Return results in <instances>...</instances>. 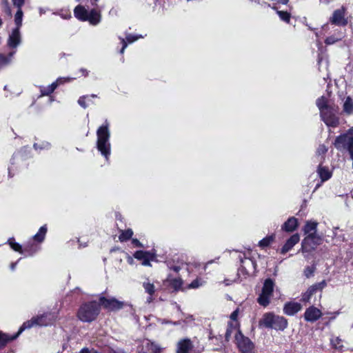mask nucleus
Listing matches in <instances>:
<instances>
[{
  "label": "nucleus",
  "mask_w": 353,
  "mask_h": 353,
  "mask_svg": "<svg viewBox=\"0 0 353 353\" xmlns=\"http://www.w3.org/2000/svg\"><path fill=\"white\" fill-rule=\"evenodd\" d=\"M39 249V247L32 245L30 246H26L25 250L29 253L30 255H32L34 253L37 252V250Z\"/></svg>",
  "instance_id": "45"
},
{
  "label": "nucleus",
  "mask_w": 353,
  "mask_h": 353,
  "mask_svg": "<svg viewBox=\"0 0 353 353\" xmlns=\"http://www.w3.org/2000/svg\"><path fill=\"white\" fill-rule=\"evenodd\" d=\"M347 150L350 154V157L352 160V168H353V138L352 141H350V144L347 148Z\"/></svg>",
  "instance_id": "48"
},
{
  "label": "nucleus",
  "mask_w": 353,
  "mask_h": 353,
  "mask_svg": "<svg viewBox=\"0 0 353 353\" xmlns=\"http://www.w3.org/2000/svg\"><path fill=\"white\" fill-rule=\"evenodd\" d=\"M145 347L150 353H160L161 351L159 345L148 340L145 341Z\"/></svg>",
  "instance_id": "31"
},
{
  "label": "nucleus",
  "mask_w": 353,
  "mask_h": 353,
  "mask_svg": "<svg viewBox=\"0 0 353 353\" xmlns=\"http://www.w3.org/2000/svg\"><path fill=\"white\" fill-rule=\"evenodd\" d=\"M302 306L300 303L296 302H289L285 303L283 309H301Z\"/></svg>",
  "instance_id": "43"
},
{
  "label": "nucleus",
  "mask_w": 353,
  "mask_h": 353,
  "mask_svg": "<svg viewBox=\"0 0 353 353\" xmlns=\"http://www.w3.org/2000/svg\"><path fill=\"white\" fill-rule=\"evenodd\" d=\"M318 176L321 179V182L323 183L329 180L332 176V172L326 166L320 164L316 170Z\"/></svg>",
  "instance_id": "23"
},
{
  "label": "nucleus",
  "mask_w": 353,
  "mask_h": 353,
  "mask_svg": "<svg viewBox=\"0 0 353 353\" xmlns=\"http://www.w3.org/2000/svg\"><path fill=\"white\" fill-rule=\"evenodd\" d=\"M343 110L347 114H353V100L347 97L343 105Z\"/></svg>",
  "instance_id": "32"
},
{
  "label": "nucleus",
  "mask_w": 353,
  "mask_h": 353,
  "mask_svg": "<svg viewBox=\"0 0 353 353\" xmlns=\"http://www.w3.org/2000/svg\"><path fill=\"white\" fill-rule=\"evenodd\" d=\"M134 257L141 261L143 265L148 266L150 265V261L154 259L155 256L150 252L139 250L134 254Z\"/></svg>",
  "instance_id": "15"
},
{
  "label": "nucleus",
  "mask_w": 353,
  "mask_h": 353,
  "mask_svg": "<svg viewBox=\"0 0 353 353\" xmlns=\"http://www.w3.org/2000/svg\"><path fill=\"white\" fill-rule=\"evenodd\" d=\"M80 353H92V350L90 351L88 348H83Z\"/></svg>",
  "instance_id": "53"
},
{
  "label": "nucleus",
  "mask_w": 353,
  "mask_h": 353,
  "mask_svg": "<svg viewBox=\"0 0 353 353\" xmlns=\"http://www.w3.org/2000/svg\"><path fill=\"white\" fill-rule=\"evenodd\" d=\"M308 309H312V310H314V309H317V308H316V307H315L312 306V307H310Z\"/></svg>",
  "instance_id": "61"
},
{
  "label": "nucleus",
  "mask_w": 353,
  "mask_h": 353,
  "mask_svg": "<svg viewBox=\"0 0 353 353\" xmlns=\"http://www.w3.org/2000/svg\"><path fill=\"white\" fill-rule=\"evenodd\" d=\"M242 271H245L247 275H250L256 271V262L250 258H245L241 261Z\"/></svg>",
  "instance_id": "17"
},
{
  "label": "nucleus",
  "mask_w": 353,
  "mask_h": 353,
  "mask_svg": "<svg viewBox=\"0 0 353 353\" xmlns=\"http://www.w3.org/2000/svg\"><path fill=\"white\" fill-rule=\"evenodd\" d=\"M143 287L145 291L152 296L155 292V287L153 283H151L148 279L143 283Z\"/></svg>",
  "instance_id": "34"
},
{
  "label": "nucleus",
  "mask_w": 353,
  "mask_h": 353,
  "mask_svg": "<svg viewBox=\"0 0 353 353\" xmlns=\"http://www.w3.org/2000/svg\"><path fill=\"white\" fill-rule=\"evenodd\" d=\"M316 104L319 110L320 117L325 125L332 128L338 126L339 124V118L337 115L339 109L328 97L322 96L317 99Z\"/></svg>",
  "instance_id": "1"
},
{
  "label": "nucleus",
  "mask_w": 353,
  "mask_h": 353,
  "mask_svg": "<svg viewBox=\"0 0 353 353\" xmlns=\"http://www.w3.org/2000/svg\"><path fill=\"white\" fill-rule=\"evenodd\" d=\"M174 270L176 271V272H178L179 270V267H174Z\"/></svg>",
  "instance_id": "59"
},
{
  "label": "nucleus",
  "mask_w": 353,
  "mask_h": 353,
  "mask_svg": "<svg viewBox=\"0 0 353 353\" xmlns=\"http://www.w3.org/2000/svg\"><path fill=\"white\" fill-rule=\"evenodd\" d=\"M274 282L270 279L265 280L262 292L258 298V302L262 307H267L270 303V297L274 290Z\"/></svg>",
  "instance_id": "9"
},
{
  "label": "nucleus",
  "mask_w": 353,
  "mask_h": 353,
  "mask_svg": "<svg viewBox=\"0 0 353 353\" xmlns=\"http://www.w3.org/2000/svg\"><path fill=\"white\" fill-rule=\"evenodd\" d=\"M46 12V10L44 8H39V13L40 14H42Z\"/></svg>",
  "instance_id": "58"
},
{
  "label": "nucleus",
  "mask_w": 353,
  "mask_h": 353,
  "mask_svg": "<svg viewBox=\"0 0 353 353\" xmlns=\"http://www.w3.org/2000/svg\"><path fill=\"white\" fill-rule=\"evenodd\" d=\"M132 234L133 232L131 229L121 230V232L119 236V239L121 242L126 241L132 237Z\"/></svg>",
  "instance_id": "36"
},
{
  "label": "nucleus",
  "mask_w": 353,
  "mask_h": 353,
  "mask_svg": "<svg viewBox=\"0 0 353 353\" xmlns=\"http://www.w3.org/2000/svg\"><path fill=\"white\" fill-rule=\"evenodd\" d=\"M322 241V237L319 234L305 236L301 242L300 251L304 254V256L307 258L306 253L314 250L318 245L321 244Z\"/></svg>",
  "instance_id": "7"
},
{
  "label": "nucleus",
  "mask_w": 353,
  "mask_h": 353,
  "mask_svg": "<svg viewBox=\"0 0 353 353\" xmlns=\"http://www.w3.org/2000/svg\"><path fill=\"white\" fill-rule=\"evenodd\" d=\"M332 0H320V2L321 3H324V4H328L329 3H330Z\"/></svg>",
  "instance_id": "54"
},
{
  "label": "nucleus",
  "mask_w": 353,
  "mask_h": 353,
  "mask_svg": "<svg viewBox=\"0 0 353 353\" xmlns=\"http://www.w3.org/2000/svg\"><path fill=\"white\" fill-rule=\"evenodd\" d=\"M235 343L241 353H255L254 343L243 334H237Z\"/></svg>",
  "instance_id": "10"
},
{
  "label": "nucleus",
  "mask_w": 353,
  "mask_h": 353,
  "mask_svg": "<svg viewBox=\"0 0 353 353\" xmlns=\"http://www.w3.org/2000/svg\"><path fill=\"white\" fill-rule=\"evenodd\" d=\"M47 233V226L46 225L41 226L37 233L33 236V240L38 243H42Z\"/></svg>",
  "instance_id": "30"
},
{
  "label": "nucleus",
  "mask_w": 353,
  "mask_h": 353,
  "mask_svg": "<svg viewBox=\"0 0 353 353\" xmlns=\"http://www.w3.org/2000/svg\"><path fill=\"white\" fill-rule=\"evenodd\" d=\"M89 96H83L81 97L78 100V103L83 108H86L88 107V104L86 103V99H88Z\"/></svg>",
  "instance_id": "46"
},
{
  "label": "nucleus",
  "mask_w": 353,
  "mask_h": 353,
  "mask_svg": "<svg viewBox=\"0 0 353 353\" xmlns=\"http://www.w3.org/2000/svg\"><path fill=\"white\" fill-rule=\"evenodd\" d=\"M23 11L21 8L17 9V11L14 15V23L16 25L15 28H18L20 29L22 26V20H23Z\"/></svg>",
  "instance_id": "33"
},
{
  "label": "nucleus",
  "mask_w": 353,
  "mask_h": 353,
  "mask_svg": "<svg viewBox=\"0 0 353 353\" xmlns=\"http://www.w3.org/2000/svg\"><path fill=\"white\" fill-rule=\"evenodd\" d=\"M98 1V0H94V3H92V4H95Z\"/></svg>",
  "instance_id": "63"
},
{
  "label": "nucleus",
  "mask_w": 353,
  "mask_h": 353,
  "mask_svg": "<svg viewBox=\"0 0 353 353\" xmlns=\"http://www.w3.org/2000/svg\"><path fill=\"white\" fill-rule=\"evenodd\" d=\"M8 175L9 176H11V172H10V168H8Z\"/></svg>",
  "instance_id": "60"
},
{
  "label": "nucleus",
  "mask_w": 353,
  "mask_h": 353,
  "mask_svg": "<svg viewBox=\"0 0 353 353\" xmlns=\"http://www.w3.org/2000/svg\"><path fill=\"white\" fill-rule=\"evenodd\" d=\"M109 126V123L106 120L97 130V148L101 154L107 160L111 153V144L110 141V131Z\"/></svg>",
  "instance_id": "2"
},
{
  "label": "nucleus",
  "mask_w": 353,
  "mask_h": 353,
  "mask_svg": "<svg viewBox=\"0 0 353 353\" xmlns=\"http://www.w3.org/2000/svg\"><path fill=\"white\" fill-rule=\"evenodd\" d=\"M347 134H349V136H350V137H351V136L353 134V128H350V129L348 130V132H347Z\"/></svg>",
  "instance_id": "56"
},
{
  "label": "nucleus",
  "mask_w": 353,
  "mask_h": 353,
  "mask_svg": "<svg viewBox=\"0 0 353 353\" xmlns=\"http://www.w3.org/2000/svg\"><path fill=\"white\" fill-rule=\"evenodd\" d=\"M170 285L174 290H186L185 287H183V283L181 278H175L169 279Z\"/></svg>",
  "instance_id": "29"
},
{
  "label": "nucleus",
  "mask_w": 353,
  "mask_h": 353,
  "mask_svg": "<svg viewBox=\"0 0 353 353\" xmlns=\"http://www.w3.org/2000/svg\"><path fill=\"white\" fill-rule=\"evenodd\" d=\"M193 345L190 339H181L176 344V353H189Z\"/></svg>",
  "instance_id": "18"
},
{
  "label": "nucleus",
  "mask_w": 353,
  "mask_h": 353,
  "mask_svg": "<svg viewBox=\"0 0 353 353\" xmlns=\"http://www.w3.org/2000/svg\"><path fill=\"white\" fill-rule=\"evenodd\" d=\"M345 37V32L341 30H337L332 34L327 37L325 39V43L327 46L333 45L340 41H341Z\"/></svg>",
  "instance_id": "21"
},
{
  "label": "nucleus",
  "mask_w": 353,
  "mask_h": 353,
  "mask_svg": "<svg viewBox=\"0 0 353 353\" xmlns=\"http://www.w3.org/2000/svg\"><path fill=\"white\" fill-rule=\"evenodd\" d=\"M353 137L349 136L347 134H344L339 136L336 140L334 145L337 148H348L350 141H352Z\"/></svg>",
  "instance_id": "22"
},
{
  "label": "nucleus",
  "mask_w": 353,
  "mask_h": 353,
  "mask_svg": "<svg viewBox=\"0 0 353 353\" xmlns=\"http://www.w3.org/2000/svg\"><path fill=\"white\" fill-rule=\"evenodd\" d=\"M80 72L82 73V75L84 77H87L88 75V71L86 69L81 68Z\"/></svg>",
  "instance_id": "51"
},
{
  "label": "nucleus",
  "mask_w": 353,
  "mask_h": 353,
  "mask_svg": "<svg viewBox=\"0 0 353 353\" xmlns=\"http://www.w3.org/2000/svg\"><path fill=\"white\" fill-rule=\"evenodd\" d=\"M212 263V261H208L206 265L210 264Z\"/></svg>",
  "instance_id": "64"
},
{
  "label": "nucleus",
  "mask_w": 353,
  "mask_h": 353,
  "mask_svg": "<svg viewBox=\"0 0 353 353\" xmlns=\"http://www.w3.org/2000/svg\"><path fill=\"white\" fill-rule=\"evenodd\" d=\"M132 243L136 247H143L141 243L136 239H132Z\"/></svg>",
  "instance_id": "49"
},
{
  "label": "nucleus",
  "mask_w": 353,
  "mask_h": 353,
  "mask_svg": "<svg viewBox=\"0 0 353 353\" xmlns=\"http://www.w3.org/2000/svg\"><path fill=\"white\" fill-rule=\"evenodd\" d=\"M98 310H78L77 316L83 322H90L98 316Z\"/></svg>",
  "instance_id": "16"
},
{
  "label": "nucleus",
  "mask_w": 353,
  "mask_h": 353,
  "mask_svg": "<svg viewBox=\"0 0 353 353\" xmlns=\"http://www.w3.org/2000/svg\"><path fill=\"white\" fill-rule=\"evenodd\" d=\"M329 23L339 27H345L348 23L346 17V8L341 6L335 10L329 18Z\"/></svg>",
  "instance_id": "11"
},
{
  "label": "nucleus",
  "mask_w": 353,
  "mask_h": 353,
  "mask_svg": "<svg viewBox=\"0 0 353 353\" xmlns=\"http://www.w3.org/2000/svg\"><path fill=\"white\" fill-rule=\"evenodd\" d=\"M316 270V265L314 264L311 266H307L305 268L303 274L305 277L310 278L311 276H313L314 273Z\"/></svg>",
  "instance_id": "38"
},
{
  "label": "nucleus",
  "mask_w": 353,
  "mask_h": 353,
  "mask_svg": "<svg viewBox=\"0 0 353 353\" xmlns=\"http://www.w3.org/2000/svg\"><path fill=\"white\" fill-rule=\"evenodd\" d=\"M28 327H30L28 323H23L19 331L13 335H10L0 330V350L3 349L8 343L19 337V336Z\"/></svg>",
  "instance_id": "12"
},
{
  "label": "nucleus",
  "mask_w": 353,
  "mask_h": 353,
  "mask_svg": "<svg viewBox=\"0 0 353 353\" xmlns=\"http://www.w3.org/2000/svg\"><path fill=\"white\" fill-rule=\"evenodd\" d=\"M298 310H285V313L289 316L294 315Z\"/></svg>",
  "instance_id": "50"
},
{
  "label": "nucleus",
  "mask_w": 353,
  "mask_h": 353,
  "mask_svg": "<svg viewBox=\"0 0 353 353\" xmlns=\"http://www.w3.org/2000/svg\"><path fill=\"white\" fill-rule=\"evenodd\" d=\"M128 262L130 264L133 263V259L130 256H128Z\"/></svg>",
  "instance_id": "57"
},
{
  "label": "nucleus",
  "mask_w": 353,
  "mask_h": 353,
  "mask_svg": "<svg viewBox=\"0 0 353 353\" xmlns=\"http://www.w3.org/2000/svg\"><path fill=\"white\" fill-rule=\"evenodd\" d=\"M300 240L299 234L292 235L285 242L281 248V254H285L290 251Z\"/></svg>",
  "instance_id": "20"
},
{
  "label": "nucleus",
  "mask_w": 353,
  "mask_h": 353,
  "mask_svg": "<svg viewBox=\"0 0 353 353\" xmlns=\"http://www.w3.org/2000/svg\"><path fill=\"white\" fill-rule=\"evenodd\" d=\"M277 14L279 17V18L286 22V23H289L290 21V14L289 12H288L287 11H279L278 10L277 11Z\"/></svg>",
  "instance_id": "39"
},
{
  "label": "nucleus",
  "mask_w": 353,
  "mask_h": 353,
  "mask_svg": "<svg viewBox=\"0 0 353 353\" xmlns=\"http://www.w3.org/2000/svg\"><path fill=\"white\" fill-rule=\"evenodd\" d=\"M274 240V235L268 236L259 242V246L262 248L269 246Z\"/></svg>",
  "instance_id": "37"
},
{
  "label": "nucleus",
  "mask_w": 353,
  "mask_h": 353,
  "mask_svg": "<svg viewBox=\"0 0 353 353\" xmlns=\"http://www.w3.org/2000/svg\"><path fill=\"white\" fill-rule=\"evenodd\" d=\"M330 343L334 349L340 351L343 350V345L342 344V340L339 337H332L330 339Z\"/></svg>",
  "instance_id": "35"
},
{
  "label": "nucleus",
  "mask_w": 353,
  "mask_h": 353,
  "mask_svg": "<svg viewBox=\"0 0 353 353\" xmlns=\"http://www.w3.org/2000/svg\"><path fill=\"white\" fill-rule=\"evenodd\" d=\"M259 325L268 328H272L276 330H283L288 325L285 318L279 316H275L272 312L264 314L260 320Z\"/></svg>",
  "instance_id": "5"
},
{
  "label": "nucleus",
  "mask_w": 353,
  "mask_h": 353,
  "mask_svg": "<svg viewBox=\"0 0 353 353\" xmlns=\"http://www.w3.org/2000/svg\"><path fill=\"white\" fill-rule=\"evenodd\" d=\"M56 319V316L50 311L44 312L43 314L38 315L27 321L25 323H28L30 327L26 329L31 328L34 326H48L51 325Z\"/></svg>",
  "instance_id": "6"
},
{
  "label": "nucleus",
  "mask_w": 353,
  "mask_h": 353,
  "mask_svg": "<svg viewBox=\"0 0 353 353\" xmlns=\"http://www.w3.org/2000/svg\"><path fill=\"white\" fill-rule=\"evenodd\" d=\"M17 262L16 263H12L11 265H10V269L12 270H14L16 266H17Z\"/></svg>",
  "instance_id": "55"
},
{
  "label": "nucleus",
  "mask_w": 353,
  "mask_h": 353,
  "mask_svg": "<svg viewBox=\"0 0 353 353\" xmlns=\"http://www.w3.org/2000/svg\"><path fill=\"white\" fill-rule=\"evenodd\" d=\"M74 78L70 77H59L56 81L53 82L52 84L47 87H41L40 91L41 93V96H47L50 94L54 92V90L57 88L59 85L63 84L66 82H70Z\"/></svg>",
  "instance_id": "14"
},
{
  "label": "nucleus",
  "mask_w": 353,
  "mask_h": 353,
  "mask_svg": "<svg viewBox=\"0 0 353 353\" xmlns=\"http://www.w3.org/2000/svg\"><path fill=\"white\" fill-rule=\"evenodd\" d=\"M16 53V50H11L8 54H6L0 53V69L9 65Z\"/></svg>",
  "instance_id": "25"
},
{
  "label": "nucleus",
  "mask_w": 353,
  "mask_h": 353,
  "mask_svg": "<svg viewBox=\"0 0 353 353\" xmlns=\"http://www.w3.org/2000/svg\"><path fill=\"white\" fill-rule=\"evenodd\" d=\"M8 243L12 248V250H14L16 252H21V246L19 243L14 242V239L11 238L8 239Z\"/></svg>",
  "instance_id": "41"
},
{
  "label": "nucleus",
  "mask_w": 353,
  "mask_h": 353,
  "mask_svg": "<svg viewBox=\"0 0 353 353\" xmlns=\"http://www.w3.org/2000/svg\"><path fill=\"white\" fill-rule=\"evenodd\" d=\"M21 41L22 37L20 29H18V28H13L8 35L7 46L12 50L17 51V48L21 45Z\"/></svg>",
  "instance_id": "13"
},
{
  "label": "nucleus",
  "mask_w": 353,
  "mask_h": 353,
  "mask_svg": "<svg viewBox=\"0 0 353 353\" xmlns=\"http://www.w3.org/2000/svg\"><path fill=\"white\" fill-rule=\"evenodd\" d=\"M327 152V148L324 145H320L316 150V156L321 157L320 161L323 159V155Z\"/></svg>",
  "instance_id": "40"
},
{
  "label": "nucleus",
  "mask_w": 353,
  "mask_h": 353,
  "mask_svg": "<svg viewBox=\"0 0 353 353\" xmlns=\"http://www.w3.org/2000/svg\"><path fill=\"white\" fill-rule=\"evenodd\" d=\"M327 283L325 281H322L321 282L315 284L311 286L307 292L303 295V299L304 301H307L310 299V296H311L316 290H322L326 286Z\"/></svg>",
  "instance_id": "26"
},
{
  "label": "nucleus",
  "mask_w": 353,
  "mask_h": 353,
  "mask_svg": "<svg viewBox=\"0 0 353 353\" xmlns=\"http://www.w3.org/2000/svg\"><path fill=\"white\" fill-rule=\"evenodd\" d=\"M203 285V282L201 281V279H196L194 280L192 282H191L186 288V289H196L199 288Z\"/></svg>",
  "instance_id": "42"
},
{
  "label": "nucleus",
  "mask_w": 353,
  "mask_h": 353,
  "mask_svg": "<svg viewBox=\"0 0 353 353\" xmlns=\"http://www.w3.org/2000/svg\"><path fill=\"white\" fill-rule=\"evenodd\" d=\"M50 144L48 142H42L41 144L34 143V148L36 150H48L50 148Z\"/></svg>",
  "instance_id": "44"
},
{
  "label": "nucleus",
  "mask_w": 353,
  "mask_h": 353,
  "mask_svg": "<svg viewBox=\"0 0 353 353\" xmlns=\"http://www.w3.org/2000/svg\"><path fill=\"white\" fill-rule=\"evenodd\" d=\"M239 310H234L230 315V321L228 322L227 330L225 332V340L229 341L232 335L236 339V336L239 334H242L240 331V324L238 321Z\"/></svg>",
  "instance_id": "8"
},
{
  "label": "nucleus",
  "mask_w": 353,
  "mask_h": 353,
  "mask_svg": "<svg viewBox=\"0 0 353 353\" xmlns=\"http://www.w3.org/2000/svg\"><path fill=\"white\" fill-rule=\"evenodd\" d=\"M85 309H98V307H101L109 309H120L122 307H131V305L127 303L118 301L113 297L105 298L100 295L93 297V299L85 305Z\"/></svg>",
  "instance_id": "3"
},
{
  "label": "nucleus",
  "mask_w": 353,
  "mask_h": 353,
  "mask_svg": "<svg viewBox=\"0 0 353 353\" xmlns=\"http://www.w3.org/2000/svg\"><path fill=\"white\" fill-rule=\"evenodd\" d=\"M12 3L14 6L17 9L21 8L25 3V0H12Z\"/></svg>",
  "instance_id": "47"
},
{
  "label": "nucleus",
  "mask_w": 353,
  "mask_h": 353,
  "mask_svg": "<svg viewBox=\"0 0 353 353\" xmlns=\"http://www.w3.org/2000/svg\"><path fill=\"white\" fill-rule=\"evenodd\" d=\"M298 228V219L290 217L281 226V229L287 232H292Z\"/></svg>",
  "instance_id": "24"
},
{
  "label": "nucleus",
  "mask_w": 353,
  "mask_h": 353,
  "mask_svg": "<svg viewBox=\"0 0 353 353\" xmlns=\"http://www.w3.org/2000/svg\"><path fill=\"white\" fill-rule=\"evenodd\" d=\"M90 97H92V98H94V97H97V95H95V94H92V95L90 96Z\"/></svg>",
  "instance_id": "62"
},
{
  "label": "nucleus",
  "mask_w": 353,
  "mask_h": 353,
  "mask_svg": "<svg viewBox=\"0 0 353 353\" xmlns=\"http://www.w3.org/2000/svg\"><path fill=\"white\" fill-rule=\"evenodd\" d=\"M318 223L314 221H306L303 231L305 236L318 235L317 234Z\"/></svg>",
  "instance_id": "19"
},
{
  "label": "nucleus",
  "mask_w": 353,
  "mask_h": 353,
  "mask_svg": "<svg viewBox=\"0 0 353 353\" xmlns=\"http://www.w3.org/2000/svg\"><path fill=\"white\" fill-rule=\"evenodd\" d=\"M61 16L62 18H63L65 19H69L71 17L70 13H66L65 14H61Z\"/></svg>",
  "instance_id": "52"
},
{
  "label": "nucleus",
  "mask_w": 353,
  "mask_h": 353,
  "mask_svg": "<svg viewBox=\"0 0 353 353\" xmlns=\"http://www.w3.org/2000/svg\"><path fill=\"white\" fill-rule=\"evenodd\" d=\"M321 310H305V319L307 321H315L321 316Z\"/></svg>",
  "instance_id": "27"
},
{
  "label": "nucleus",
  "mask_w": 353,
  "mask_h": 353,
  "mask_svg": "<svg viewBox=\"0 0 353 353\" xmlns=\"http://www.w3.org/2000/svg\"><path fill=\"white\" fill-rule=\"evenodd\" d=\"M140 37H141L139 36L133 34L127 35L125 39L120 37L119 39H121V43L123 44L122 48L120 50V53L123 54L124 52V50L127 48L128 43H132L136 41Z\"/></svg>",
  "instance_id": "28"
},
{
  "label": "nucleus",
  "mask_w": 353,
  "mask_h": 353,
  "mask_svg": "<svg viewBox=\"0 0 353 353\" xmlns=\"http://www.w3.org/2000/svg\"><path fill=\"white\" fill-rule=\"evenodd\" d=\"M74 15L77 19L81 21H88L92 26L99 24L101 19V14L98 10L96 9L89 10L81 5H78L74 8Z\"/></svg>",
  "instance_id": "4"
}]
</instances>
